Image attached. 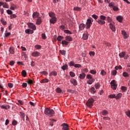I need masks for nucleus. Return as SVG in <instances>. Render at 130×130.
<instances>
[{"instance_id": "obj_43", "label": "nucleus", "mask_w": 130, "mask_h": 130, "mask_svg": "<svg viewBox=\"0 0 130 130\" xmlns=\"http://www.w3.org/2000/svg\"><path fill=\"white\" fill-rule=\"evenodd\" d=\"M100 19L102 20L103 21H104V20L106 19V17L105 16H104V15H101L100 16Z\"/></svg>"}, {"instance_id": "obj_36", "label": "nucleus", "mask_w": 130, "mask_h": 130, "mask_svg": "<svg viewBox=\"0 0 130 130\" xmlns=\"http://www.w3.org/2000/svg\"><path fill=\"white\" fill-rule=\"evenodd\" d=\"M108 98H110L111 99H112L113 98L116 99V95L115 94H110L109 95H108Z\"/></svg>"}, {"instance_id": "obj_29", "label": "nucleus", "mask_w": 130, "mask_h": 130, "mask_svg": "<svg viewBox=\"0 0 130 130\" xmlns=\"http://www.w3.org/2000/svg\"><path fill=\"white\" fill-rule=\"evenodd\" d=\"M90 93L91 94H95V93H96V89H95V88L94 87H92L90 88Z\"/></svg>"}, {"instance_id": "obj_63", "label": "nucleus", "mask_w": 130, "mask_h": 130, "mask_svg": "<svg viewBox=\"0 0 130 130\" xmlns=\"http://www.w3.org/2000/svg\"><path fill=\"white\" fill-rule=\"evenodd\" d=\"M35 48H36L37 49H41V46L39 45H36L35 46Z\"/></svg>"}, {"instance_id": "obj_25", "label": "nucleus", "mask_w": 130, "mask_h": 130, "mask_svg": "<svg viewBox=\"0 0 130 130\" xmlns=\"http://www.w3.org/2000/svg\"><path fill=\"white\" fill-rule=\"evenodd\" d=\"M49 76H54V77H55L57 76V72L55 71H53L49 74Z\"/></svg>"}, {"instance_id": "obj_21", "label": "nucleus", "mask_w": 130, "mask_h": 130, "mask_svg": "<svg viewBox=\"0 0 130 130\" xmlns=\"http://www.w3.org/2000/svg\"><path fill=\"white\" fill-rule=\"evenodd\" d=\"M65 40L66 41H73V38L71 36H67L65 37Z\"/></svg>"}, {"instance_id": "obj_39", "label": "nucleus", "mask_w": 130, "mask_h": 130, "mask_svg": "<svg viewBox=\"0 0 130 130\" xmlns=\"http://www.w3.org/2000/svg\"><path fill=\"white\" fill-rule=\"evenodd\" d=\"M12 125H17V124H18V121L14 119L12 122Z\"/></svg>"}, {"instance_id": "obj_37", "label": "nucleus", "mask_w": 130, "mask_h": 130, "mask_svg": "<svg viewBox=\"0 0 130 130\" xmlns=\"http://www.w3.org/2000/svg\"><path fill=\"white\" fill-rule=\"evenodd\" d=\"M94 87L96 90L99 89L100 88V84L99 83H97L94 85Z\"/></svg>"}, {"instance_id": "obj_24", "label": "nucleus", "mask_w": 130, "mask_h": 130, "mask_svg": "<svg viewBox=\"0 0 130 130\" xmlns=\"http://www.w3.org/2000/svg\"><path fill=\"white\" fill-rule=\"evenodd\" d=\"M116 20L120 23H121V22H122V20H123V17H122V16H119L116 17Z\"/></svg>"}, {"instance_id": "obj_31", "label": "nucleus", "mask_w": 130, "mask_h": 130, "mask_svg": "<svg viewBox=\"0 0 130 130\" xmlns=\"http://www.w3.org/2000/svg\"><path fill=\"white\" fill-rule=\"evenodd\" d=\"M68 66L67 64H65L63 66L61 67V70H63V71H66V70H68Z\"/></svg>"}, {"instance_id": "obj_61", "label": "nucleus", "mask_w": 130, "mask_h": 130, "mask_svg": "<svg viewBox=\"0 0 130 130\" xmlns=\"http://www.w3.org/2000/svg\"><path fill=\"white\" fill-rule=\"evenodd\" d=\"M91 17L92 18H93V19H94L95 20H97V19H98L99 17L98 16L95 15V14H93L91 16Z\"/></svg>"}, {"instance_id": "obj_18", "label": "nucleus", "mask_w": 130, "mask_h": 130, "mask_svg": "<svg viewBox=\"0 0 130 130\" xmlns=\"http://www.w3.org/2000/svg\"><path fill=\"white\" fill-rule=\"evenodd\" d=\"M89 38V34H83L82 36V39L83 40H87Z\"/></svg>"}, {"instance_id": "obj_10", "label": "nucleus", "mask_w": 130, "mask_h": 130, "mask_svg": "<svg viewBox=\"0 0 130 130\" xmlns=\"http://www.w3.org/2000/svg\"><path fill=\"white\" fill-rule=\"evenodd\" d=\"M1 109H6V110H8V109H10L11 108V106L8 105H3L1 106Z\"/></svg>"}, {"instance_id": "obj_64", "label": "nucleus", "mask_w": 130, "mask_h": 130, "mask_svg": "<svg viewBox=\"0 0 130 130\" xmlns=\"http://www.w3.org/2000/svg\"><path fill=\"white\" fill-rule=\"evenodd\" d=\"M74 67L75 68H81L82 66L80 64H75Z\"/></svg>"}, {"instance_id": "obj_58", "label": "nucleus", "mask_w": 130, "mask_h": 130, "mask_svg": "<svg viewBox=\"0 0 130 130\" xmlns=\"http://www.w3.org/2000/svg\"><path fill=\"white\" fill-rule=\"evenodd\" d=\"M42 38L44 40H45V39H46V35H45V34H42Z\"/></svg>"}, {"instance_id": "obj_47", "label": "nucleus", "mask_w": 130, "mask_h": 130, "mask_svg": "<svg viewBox=\"0 0 130 130\" xmlns=\"http://www.w3.org/2000/svg\"><path fill=\"white\" fill-rule=\"evenodd\" d=\"M121 89L122 91H123V92H125V91H126V90L127 89V88L125 86H122Z\"/></svg>"}, {"instance_id": "obj_22", "label": "nucleus", "mask_w": 130, "mask_h": 130, "mask_svg": "<svg viewBox=\"0 0 130 130\" xmlns=\"http://www.w3.org/2000/svg\"><path fill=\"white\" fill-rule=\"evenodd\" d=\"M49 17H50L51 18L56 17V15L53 12H49Z\"/></svg>"}, {"instance_id": "obj_52", "label": "nucleus", "mask_w": 130, "mask_h": 130, "mask_svg": "<svg viewBox=\"0 0 130 130\" xmlns=\"http://www.w3.org/2000/svg\"><path fill=\"white\" fill-rule=\"evenodd\" d=\"M123 77H124V78L128 77V73H127V72H124L123 73Z\"/></svg>"}, {"instance_id": "obj_19", "label": "nucleus", "mask_w": 130, "mask_h": 130, "mask_svg": "<svg viewBox=\"0 0 130 130\" xmlns=\"http://www.w3.org/2000/svg\"><path fill=\"white\" fill-rule=\"evenodd\" d=\"M96 22L99 24L100 25H104L105 24V21L102 20L101 19H98Z\"/></svg>"}, {"instance_id": "obj_27", "label": "nucleus", "mask_w": 130, "mask_h": 130, "mask_svg": "<svg viewBox=\"0 0 130 130\" xmlns=\"http://www.w3.org/2000/svg\"><path fill=\"white\" fill-rule=\"evenodd\" d=\"M9 52L11 54H14L15 53V51H14V47H10L9 48Z\"/></svg>"}, {"instance_id": "obj_50", "label": "nucleus", "mask_w": 130, "mask_h": 130, "mask_svg": "<svg viewBox=\"0 0 130 130\" xmlns=\"http://www.w3.org/2000/svg\"><path fill=\"white\" fill-rule=\"evenodd\" d=\"M104 44L106 45V46H108V47H110V46H111V44L108 42H105Z\"/></svg>"}, {"instance_id": "obj_15", "label": "nucleus", "mask_w": 130, "mask_h": 130, "mask_svg": "<svg viewBox=\"0 0 130 130\" xmlns=\"http://www.w3.org/2000/svg\"><path fill=\"white\" fill-rule=\"evenodd\" d=\"M79 78L80 79V80H84V79L86 78V74H85L84 72H82L79 75Z\"/></svg>"}, {"instance_id": "obj_54", "label": "nucleus", "mask_w": 130, "mask_h": 130, "mask_svg": "<svg viewBox=\"0 0 130 130\" xmlns=\"http://www.w3.org/2000/svg\"><path fill=\"white\" fill-rule=\"evenodd\" d=\"M109 7L110 8H113L114 7V3H109Z\"/></svg>"}, {"instance_id": "obj_35", "label": "nucleus", "mask_w": 130, "mask_h": 130, "mask_svg": "<svg viewBox=\"0 0 130 130\" xmlns=\"http://www.w3.org/2000/svg\"><path fill=\"white\" fill-rule=\"evenodd\" d=\"M62 91V90H61V89L60 88H59V87H57V88L56 89V92L57 93H61Z\"/></svg>"}, {"instance_id": "obj_4", "label": "nucleus", "mask_w": 130, "mask_h": 130, "mask_svg": "<svg viewBox=\"0 0 130 130\" xmlns=\"http://www.w3.org/2000/svg\"><path fill=\"white\" fill-rule=\"evenodd\" d=\"M86 25V29H90V28L91 27V25H92V19L91 18H89L87 20Z\"/></svg>"}, {"instance_id": "obj_44", "label": "nucleus", "mask_w": 130, "mask_h": 130, "mask_svg": "<svg viewBox=\"0 0 130 130\" xmlns=\"http://www.w3.org/2000/svg\"><path fill=\"white\" fill-rule=\"evenodd\" d=\"M22 74L23 77H25L26 76H27V72H26V71L23 70L22 72Z\"/></svg>"}, {"instance_id": "obj_30", "label": "nucleus", "mask_w": 130, "mask_h": 130, "mask_svg": "<svg viewBox=\"0 0 130 130\" xmlns=\"http://www.w3.org/2000/svg\"><path fill=\"white\" fill-rule=\"evenodd\" d=\"M121 96H122V94L121 93H119L116 95L115 99H116V100H118V99H120V98H121Z\"/></svg>"}, {"instance_id": "obj_55", "label": "nucleus", "mask_w": 130, "mask_h": 130, "mask_svg": "<svg viewBox=\"0 0 130 130\" xmlns=\"http://www.w3.org/2000/svg\"><path fill=\"white\" fill-rule=\"evenodd\" d=\"M20 114L22 118H25V113L22 112H20Z\"/></svg>"}, {"instance_id": "obj_9", "label": "nucleus", "mask_w": 130, "mask_h": 130, "mask_svg": "<svg viewBox=\"0 0 130 130\" xmlns=\"http://www.w3.org/2000/svg\"><path fill=\"white\" fill-rule=\"evenodd\" d=\"M57 21V18L56 17L52 18L49 20L50 24H55V23H56Z\"/></svg>"}, {"instance_id": "obj_3", "label": "nucleus", "mask_w": 130, "mask_h": 130, "mask_svg": "<svg viewBox=\"0 0 130 130\" xmlns=\"http://www.w3.org/2000/svg\"><path fill=\"white\" fill-rule=\"evenodd\" d=\"M94 100L93 99V98H90L88 99L86 103V105L87 107H89V108H91V107L93 106V104H94Z\"/></svg>"}, {"instance_id": "obj_45", "label": "nucleus", "mask_w": 130, "mask_h": 130, "mask_svg": "<svg viewBox=\"0 0 130 130\" xmlns=\"http://www.w3.org/2000/svg\"><path fill=\"white\" fill-rule=\"evenodd\" d=\"M70 77H71V78H74V77L76 76V74H75V73L73 72H70Z\"/></svg>"}, {"instance_id": "obj_51", "label": "nucleus", "mask_w": 130, "mask_h": 130, "mask_svg": "<svg viewBox=\"0 0 130 130\" xmlns=\"http://www.w3.org/2000/svg\"><path fill=\"white\" fill-rule=\"evenodd\" d=\"M42 75H44V76H47L48 75V73L46 71H42L40 72Z\"/></svg>"}, {"instance_id": "obj_34", "label": "nucleus", "mask_w": 130, "mask_h": 130, "mask_svg": "<svg viewBox=\"0 0 130 130\" xmlns=\"http://www.w3.org/2000/svg\"><path fill=\"white\" fill-rule=\"evenodd\" d=\"M86 78L88 79V80H92L93 78V76L91 75L90 74H88L86 75Z\"/></svg>"}, {"instance_id": "obj_49", "label": "nucleus", "mask_w": 130, "mask_h": 130, "mask_svg": "<svg viewBox=\"0 0 130 130\" xmlns=\"http://www.w3.org/2000/svg\"><path fill=\"white\" fill-rule=\"evenodd\" d=\"M51 120V121L50 122V125H51V126H53V121H56V120L52 119Z\"/></svg>"}, {"instance_id": "obj_57", "label": "nucleus", "mask_w": 130, "mask_h": 130, "mask_svg": "<svg viewBox=\"0 0 130 130\" xmlns=\"http://www.w3.org/2000/svg\"><path fill=\"white\" fill-rule=\"evenodd\" d=\"M1 23H2L3 25L6 26L7 25V21L4 20V19H1Z\"/></svg>"}, {"instance_id": "obj_42", "label": "nucleus", "mask_w": 130, "mask_h": 130, "mask_svg": "<svg viewBox=\"0 0 130 130\" xmlns=\"http://www.w3.org/2000/svg\"><path fill=\"white\" fill-rule=\"evenodd\" d=\"M90 73L92 75H96V74L97 73V72L94 70H90Z\"/></svg>"}, {"instance_id": "obj_33", "label": "nucleus", "mask_w": 130, "mask_h": 130, "mask_svg": "<svg viewBox=\"0 0 130 130\" xmlns=\"http://www.w3.org/2000/svg\"><path fill=\"white\" fill-rule=\"evenodd\" d=\"M102 115L106 116L107 114H108V111L106 110H104L102 112Z\"/></svg>"}, {"instance_id": "obj_48", "label": "nucleus", "mask_w": 130, "mask_h": 130, "mask_svg": "<svg viewBox=\"0 0 130 130\" xmlns=\"http://www.w3.org/2000/svg\"><path fill=\"white\" fill-rule=\"evenodd\" d=\"M107 20L108 21V22H109V23H112V19H111V18H110V17H107Z\"/></svg>"}, {"instance_id": "obj_60", "label": "nucleus", "mask_w": 130, "mask_h": 130, "mask_svg": "<svg viewBox=\"0 0 130 130\" xmlns=\"http://www.w3.org/2000/svg\"><path fill=\"white\" fill-rule=\"evenodd\" d=\"M34 83V82H33V81L32 80L29 79L27 81V84H28L29 85H31V84H33Z\"/></svg>"}, {"instance_id": "obj_13", "label": "nucleus", "mask_w": 130, "mask_h": 130, "mask_svg": "<svg viewBox=\"0 0 130 130\" xmlns=\"http://www.w3.org/2000/svg\"><path fill=\"white\" fill-rule=\"evenodd\" d=\"M121 34L122 35H123L124 39H127V38H128V35H127V34H126V32H125V31L122 30Z\"/></svg>"}, {"instance_id": "obj_23", "label": "nucleus", "mask_w": 130, "mask_h": 130, "mask_svg": "<svg viewBox=\"0 0 130 130\" xmlns=\"http://www.w3.org/2000/svg\"><path fill=\"white\" fill-rule=\"evenodd\" d=\"M94 82H95V79H89V80L87 81V84H88V85H92V84H93Z\"/></svg>"}, {"instance_id": "obj_26", "label": "nucleus", "mask_w": 130, "mask_h": 130, "mask_svg": "<svg viewBox=\"0 0 130 130\" xmlns=\"http://www.w3.org/2000/svg\"><path fill=\"white\" fill-rule=\"evenodd\" d=\"M119 56L120 57V58H123V57H124V56H125V52H122L120 53Z\"/></svg>"}, {"instance_id": "obj_41", "label": "nucleus", "mask_w": 130, "mask_h": 130, "mask_svg": "<svg viewBox=\"0 0 130 130\" xmlns=\"http://www.w3.org/2000/svg\"><path fill=\"white\" fill-rule=\"evenodd\" d=\"M59 52H60V54H62V55H66V50H60Z\"/></svg>"}, {"instance_id": "obj_2", "label": "nucleus", "mask_w": 130, "mask_h": 130, "mask_svg": "<svg viewBox=\"0 0 130 130\" xmlns=\"http://www.w3.org/2000/svg\"><path fill=\"white\" fill-rule=\"evenodd\" d=\"M44 113L49 117H51L54 115V111L49 108H47L45 109Z\"/></svg>"}, {"instance_id": "obj_56", "label": "nucleus", "mask_w": 130, "mask_h": 130, "mask_svg": "<svg viewBox=\"0 0 130 130\" xmlns=\"http://www.w3.org/2000/svg\"><path fill=\"white\" fill-rule=\"evenodd\" d=\"M113 11H116V12H117V11H119V9L118 8V7L116 6H114L113 7Z\"/></svg>"}, {"instance_id": "obj_14", "label": "nucleus", "mask_w": 130, "mask_h": 130, "mask_svg": "<svg viewBox=\"0 0 130 130\" xmlns=\"http://www.w3.org/2000/svg\"><path fill=\"white\" fill-rule=\"evenodd\" d=\"M85 27H86V25L84 23H81L79 24V28L80 31H83L85 29Z\"/></svg>"}, {"instance_id": "obj_8", "label": "nucleus", "mask_w": 130, "mask_h": 130, "mask_svg": "<svg viewBox=\"0 0 130 130\" xmlns=\"http://www.w3.org/2000/svg\"><path fill=\"white\" fill-rule=\"evenodd\" d=\"M61 126H62V130H69V125L66 123H62Z\"/></svg>"}, {"instance_id": "obj_6", "label": "nucleus", "mask_w": 130, "mask_h": 130, "mask_svg": "<svg viewBox=\"0 0 130 130\" xmlns=\"http://www.w3.org/2000/svg\"><path fill=\"white\" fill-rule=\"evenodd\" d=\"M109 26L110 27V28L113 32H115V30H116V28L115 27V25H114V22L110 23L109 24Z\"/></svg>"}, {"instance_id": "obj_5", "label": "nucleus", "mask_w": 130, "mask_h": 130, "mask_svg": "<svg viewBox=\"0 0 130 130\" xmlns=\"http://www.w3.org/2000/svg\"><path fill=\"white\" fill-rule=\"evenodd\" d=\"M111 87L113 90H116V88H117V84H116L115 80H113L111 82Z\"/></svg>"}, {"instance_id": "obj_16", "label": "nucleus", "mask_w": 130, "mask_h": 130, "mask_svg": "<svg viewBox=\"0 0 130 130\" xmlns=\"http://www.w3.org/2000/svg\"><path fill=\"white\" fill-rule=\"evenodd\" d=\"M39 15H40V14L39 12H34L32 14L33 19H35V18H39Z\"/></svg>"}, {"instance_id": "obj_28", "label": "nucleus", "mask_w": 130, "mask_h": 130, "mask_svg": "<svg viewBox=\"0 0 130 130\" xmlns=\"http://www.w3.org/2000/svg\"><path fill=\"white\" fill-rule=\"evenodd\" d=\"M48 82H49V80L46 78L45 79L41 80L40 83H41V84H44V83H48Z\"/></svg>"}, {"instance_id": "obj_40", "label": "nucleus", "mask_w": 130, "mask_h": 130, "mask_svg": "<svg viewBox=\"0 0 130 130\" xmlns=\"http://www.w3.org/2000/svg\"><path fill=\"white\" fill-rule=\"evenodd\" d=\"M64 33H66V34H72V32L69 29L64 30Z\"/></svg>"}, {"instance_id": "obj_59", "label": "nucleus", "mask_w": 130, "mask_h": 130, "mask_svg": "<svg viewBox=\"0 0 130 130\" xmlns=\"http://www.w3.org/2000/svg\"><path fill=\"white\" fill-rule=\"evenodd\" d=\"M7 13L8 14V15H12L13 14V11H12L10 10H7Z\"/></svg>"}, {"instance_id": "obj_20", "label": "nucleus", "mask_w": 130, "mask_h": 130, "mask_svg": "<svg viewBox=\"0 0 130 130\" xmlns=\"http://www.w3.org/2000/svg\"><path fill=\"white\" fill-rule=\"evenodd\" d=\"M69 43H70V42H68L66 40H62L61 41V44L62 45H63V46H67V45H69Z\"/></svg>"}, {"instance_id": "obj_38", "label": "nucleus", "mask_w": 130, "mask_h": 130, "mask_svg": "<svg viewBox=\"0 0 130 130\" xmlns=\"http://www.w3.org/2000/svg\"><path fill=\"white\" fill-rule=\"evenodd\" d=\"M3 8L5 9H9V5H8L7 3H4V4H3Z\"/></svg>"}, {"instance_id": "obj_11", "label": "nucleus", "mask_w": 130, "mask_h": 130, "mask_svg": "<svg viewBox=\"0 0 130 130\" xmlns=\"http://www.w3.org/2000/svg\"><path fill=\"white\" fill-rule=\"evenodd\" d=\"M40 55H41V54L38 51H35L31 53V56H34V57H37V56H40Z\"/></svg>"}, {"instance_id": "obj_53", "label": "nucleus", "mask_w": 130, "mask_h": 130, "mask_svg": "<svg viewBox=\"0 0 130 130\" xmlns=\"http://www.w3.org/2000/svg\"><path fill=\"white\" fill-rule=\"evenodd\" d=\"M82 10V9H81V8L80 7H74V11H81Z\"/></svg>"}, {"instance_id": "obj_46", "label": "nucleus", "mask_w": 130, "mask_h": 130, "mask_svg": "<svg viewBox=\"0 0 130 130\" xmlns=\"http://www.w3.org/2000/svg\"><path fill=\"white\" fill-rule=\"evenodd\" d=\"M116 74H117V71H116V70H113L112 71V76H116Z\"/></svg>"}, {"instance_id": "obj_1", "label": "nucleus", "mask_w": 130, "mask_h": 130, "mask_svg": "<svg viewBox=\"0 0 130 130\" xmlns=\"http://www.w3.org/2000/svg\"><path fill=\"white\" fill-rule=\"evenodd\" d=\"M28 26L29 29L25 30L26 34H33L34 33V30L36 29V26L32 23H28ZM30 29H32V30Z\"/></svg>"}, {"instance_id": "obj_17", "label": "nucleus", "mask_w": 130, "mask_h": 130, "mask_svg": "<svg viewBox=\"0 0 130 130\" xmlns=\"http://www.w3.org/2000/svg\"><path fill=\"white\" fill-rule=\"evenodd\" d=\"M42 23V19H41V17H39L37 19L36 24L37 25H40Z\"/></svg>"}, {"instance_id": "obj_62", "label": "nucleus", "mask_w": 130, "mask_h": 130, "mask_svg": "<svg viewBox=\"0 0 130 130\" xmlns=\"http://www.w3.org/2000/svg\"><path fill=\"white\" fill-rule=\"evenodd\" d=\"M14 18H17V15L16 14H11L10 15V19H13Z\"/></svg>"}, {"instance_id": "obj_7", "label": "nucleus", "mask_w": 130, "mask_h": 130, "mask_svg": "<svg viewBox=\"0 0 130 130\" xmlns=\"http://www.w3.org/2000/svg\"><path fill=\"white\" fill-rule=\"evenodd\" d=\"M10 10H12V11H15V10H17L18 9V6L17 5H15L14 4H11L10 5Z\"/></svg>"}, {"instance_id": "obj_12", "label": "nucleus", "mask_w": 130, "mask_h": 130, "mask_svg": "<svg viewBox=\"0 0 130 130\" xmlns=\"http://www.w3.org/2000/svg\"><path fill=\"white\" fill-rule=\"evenodd\" d=\"M70 82L73 84V86H77V85H78V81L74 78H72L70 80Z\"/></svg>"}, {"instance_id": "obj_32", "label": "nucleus", "mask_w": 130, "mask_h": 130, "mask_svg": "<svg viewBox=\"0 0 130 130\" xmlns=\"http://www.w3.org/2000/svg\"><path fill=\"white\" fill-rule=\"evenodd\" d=\"M63 38H64L63 37H62L61 36H59L57 38V40L60 42V41H61V40H62V39H63Z\"/></svg>"}]
</instances>
